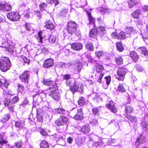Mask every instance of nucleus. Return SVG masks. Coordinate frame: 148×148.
Masks as SVG:
<instances>
[{"label":"nucleus","mask_w":148,"mask_h":148,"mask_svg":"<svg viewBox=\"0 0 148 148\" xmlns=\"http://www.w3.org/2000/svg\"><path fill=\"white\" fill-rule=\"evenodd\" d=\"M75 81L72 80H67L66 83V85L69 87L70 88L73 86L75 83Z\"/></svg>","instance_id":"obj_43"},{"label":"nucleus","mask_w":148,"mask_h":148,"mask_svg":"<svg viewBox=\"0 0 148 148\" xmlns=\"http://www.w3.org/2000/svg\"><path fill=\"white\" fill-rule=\"evenodd\" d=\"M117 91L123 93L125 92L126 90L123 84H119Z\"/></svg>","instance_id":"obj_28"},{"label":"nucleus","mask_w":148,"mask_h":148,"mask_svg":"<svg viewBox=\"0 0 148 148\" xmlns=\"http://www.w3.org/2000/svg\"><path fill=\"white\" fill-rule=\"evenodd\" d=\"M29 73L28 71H25L19 75V77L22 82L25 83L28 82L30 77Z\"/></svg>","instance_id":"obj_11"},{"label":"nucleus","mask_w":148,"mask_h":148,"mask_svg":"<svg viewBox=\"0 0 148 148\" xmlns=\"http://www.w3.org/2000/svg\"><path fill=\"white\" fill-rule=\"evenodd\" d=\"M92 111L94 114H98L99 113V109L98 108H95L92 109Z\"/></svg>","instance_id":"obj_60"},{"label":"nucleus","mask_w":148,"mask_h":148,"mask_svg":"<svg viewBox=\"0 0 148 148\" xmlns=\"http://www.w3.org/2000/svg\"><path fill=\"white\" fill-rule=\"evenodd\" d=\"M38 36L37 39L39 42L42 43V39L43 38V37L42 36V31H39L38 33Z\"/></svg>","instance_id":"obj_38"},{"label":"nucleus","mask_w":148,"mask_h":148,"mask_svg":"<svg viewBox=\"0 0 148 148\" xmlns=\"http://www.w3.org/2000/svg\"><path fill=\"white\" fill-rule=\"evenodd\" d=\"M5 134H0V148H3L4 145L8 143V141L4 139Z\"/></svg>","instance_id":"obj_16"},{"label":"nucleus","mask_w":148,"mask_h":148,"mask_svg":"<svg viewBox=\"0 0 148 148\" xmlns=\"http://www.w3.org/2000/svg\"><path fill=\"white\" fill-rule=\"evenodd\" d=\"M46 1L48 4H51L54 3L55 6L59 4L58 0H46Z\"/></svg>","instance_id":"obj_41"},{"label":"nucleus","mask_w":148,"mask_h":148,"mask_svg":"<svg viewBox=\"0 0 148 148\" xmlns=\"http://www.w3.org/2000/svg\"><path fill=\"white\" fill-rule=\"evenodd\" d=\"M96 29L98 34L101 36L104 34L105 33V29L104 27L100 26L98 27L97 29Z\"/></svg>","instance_id":"obj_21"},{"label":"nucleus","mask_w":148,"mask_h":148,"mask_svg":"<svg viewBox=\"0 0 148 148\" xmlns=\"http://www.w3.org/2000/svg\"><path fill=\"white\" fill-rule=\"evenodd\" d=\"M142 127L143 129L145 131L148 128V124L144 121L142 122Z\"/></svg>","instance_id":"obj_54"},{"label":"nucleus","mask_w":148,"mask_h":148,"mask_svg":"<svg viewBox=\"0 0 148 148\" xmlns=\"http://www.w3.org/2000/svg\"><path fill=\"white\" fill-rule=\"evenodd\" d=\"M104 79L105 80L106 84L108 86L110 84L111 82V77L110 75H108L106 76L104 78Z\"/></svg>","instance_id":"obj_51"},{"label":"nucleus","mask_w":148,"mask_h":148,"mask_svg":"<svg viewBox=\"0 0 148 148\" xmlns=\"http://www.w3.org/2000/svg\"><path fill=\"white\" fill-rule=\"evenodd\" d=\"M116 47L117 49L120 52L122 51L124 48L121 43L119 42H117L116 43Z\"/></svg>","instance_id":"obj_35"},{"label":"nucleus","mask_w":148,"mask_h":148,"mask_svg":"<svg viewBox=\"0 0 148 148\" xmlns=\"http://www.w3.org/2000/svg\"><path fill=\"white\" fill-rule=\"evenodd\" d=\"M72 67H73L75 70L77 72H79L81 71L82 66V65L79 64H75L74 65H72Z\"/></svg>","instance_id":"obj_34"},{"label":"nucleus","mask_w":148,"mask_h":148,"mask_svg":"<svg viewBox=\"0 0 148 148\" xmlns=\"http://www.w3.org/2000/svg\"><path fill=\"white\" fill-rule=\"evenodd\" d=\"M104 75V74L103 73H101L99 76V78L97 80V82L99 83L102 84L103 83V82L102 81V78L103 77Z\"/></svg>","instance_id":"obj_58"},{"label":"nucleus","mask_w":148,"mask_h":148,"mask_svg":"<svg viewBox=\"0 0 148 148\" xmlns=\"http://www.w3.org/2000/svg\"><path fill=\"white\" fill-rule=\"evenodd\" d=\"M24 122L22 121H16L15 123V126L16 127L22 129L23 128Z\"/></svg>","instance_id":"obj_24"},{"label":"nucleus","mask_w":148,"mask_h":148,"mask_svg":"<svg viewBox=\"0 0 148 148\" xmlns=\"http://www.w3.org/2000/svg\"><path fill=\"white\" fill-rule=\"evenodd\" d=\"M63 79L67 80H69V79L71 78V76L69 74H65L63 75Z\"/></svg>","instance_id":"obj_62"},{"label":"nucleus","mask_w":148,"mask_h":148,"mask_svg":"<svg viewBox=\"0 0 148 148\" xmlns=\"http://www.w3.org/2000/svg\"><path fill=\"white\" fill-rule=\"evenodd\" d=\"M56 36H51L49 40V42L52 44L54 43L56 41Z\"/></svg>","instance_id":"obj_52"},{"label":"nucleus","mask_w":148,"mask_h":148,"mask_svg":"<svg viewBox=\"0 0 148 148\" xmlns=\"http://www.w3.org/2000/svg\"><path fill=\"white\" fill-rule=\"evenodd\" d=\"M11 66L10 60L6 57L0 59V70L2 72H5L8 70Z\"/></svg>","instance_id":"obj_2"},{"label":"nucleus","mask_w":148,"mask_h":148,"mask_svg":"<svg viewBox=\"0 0 148 148\" xmlns=\"http://www.w3.org/2000/svg\"><path fill=\"white\" fill-rule=\"evenodd\" d=\"M140 10H137L132 13V15L134 18H138L140 17Z\"/></svg>","instance_id":"obj_29"},{"label":"nucleus","mask_w":148,"mask_h":148,"mask_svg":"<svg viewBox=\"0 0 148 148\" xmlns=\"http://www.w3.org/2000/svg\"><path fill=\"white\" fill-rule=\"evenodd\" d=\"M129 36V35L126 34L125 32H121L119 35V39L124 40Z\"/></svg>","instance_id":"obj_27"},{"label":"nucleus","mask_w":148,"mask_h":148,"mask_svg":"<svg viewBox=\"0 0 148 148\" xmlns=\"http://www.w3.org/2000/svg\"><path fill=\"white\" fill-rule=\"evenodd\" d=\"M39 7L41 10H45L47 7V5L46 3H43L40 5Z\"/></svg>","instance_id":"obj_53"},{"label":"nucleus","mask_w":148,"mask_h":148,"mask_svg":"<svg viewBox=\"0 0 148 148\" xmlns=\"http://www.w3.org/2000/svg\"><path fill=\"white\" fill-rule=\"evenodd\" d=\"M87 16L88 17V19L90 25H92L94 27H95V19L92 17L91 15V13L88 11H87Z\"/></svg>","instance_id":"obj_17"},{"label":"nucleus","mask_w":148,"mask_h":148,"mask_svg":"<svg viewBox=\"0 0 148 148\" xmlns=\"http://www.w3.org/2000/svg\"><path fill=\"white\" fill-rule=\"evenodd\" d=\"M54 64V60L52 58L46 59L44 62L43 66L45 68H49L53 66Z\"/></svg>","instance_id":"obj_13"},{"label":"nucleus","mask_w":148,"mask_h":148,"mask_svg":"<svg viewBox=\"0 0 148 148\" xmlns=\"http://www.w3.org/2000/svg\"><path fill=\"white\" fill-rule=\"evenodd\" d=\"M77 24L73 21L69 22L67 25V30L69 33L72 34L74 33L77 29Z\"/></svg>","instance_id":"obj_8"},{"label":"nucleus","mask_w":148,"mask_h":148,"mask_svg":"<svg viewBox=\"0 0 148 148\" xmlns=\"http://www.w3.org/2000/svg\"><path fill=\"white\" fill-rule=\"evenodd\" d=\"M86 48L87 49L91 51H93L94 48L93 44L91 42H89L86 43Z\"/></svg>","instance_id":"obj_31"},{"label":"nucleus","mask_w":148,"mask_h":148,"mask_svg":"<svg viewBox=\"0 0 148 148\" xmlns=\"http://www.w3.org/2000/svg\"><path fill=\"white\" fill-rule=\"evenodd\" d=\"M18 93L20 92L22 93L24 90L23 86L18 84Z\"/></svg>","instance_id":"obj_57"},{"label":"nucleus","mask_w":148,"mask_h":148,"mask_svg":"<svg viewBox=\"0 0 148 148\" xmlns=\"http://www.w3.org/2000/svg\"><path fill=\"white\" fill-rule=\"evenodd\" d=\"M103 55V52L102 51H97L95 52L96 56L99 58Z\"/></svg>","instance_id":"obj_55"},{"label":"nucleus","mask_w":148,"mask_h":148,"mask_svg":"<svg viewBox=\"0 0 148 148\" xmlns=\"http://www.w3.org/2000/svg\"><path fill=\"white\" fill-rule=\"evenodd\" d=\"M49 95L55 100L57 101L60 98L59 93L56 91H51L49 94Z\"/></svg>","instance_id":"obj_15"},{"label":"nucleus","mask_w":148,"mask_h":148,"mask_svg":"<svg viewBox=\"0 0 148 148\" xmlns=\"http://www.w3.org/2000/svg\"><path fill=\"white\" fill-rule=\"evenodd\" d=\"M10 40H5L2 39L0 42V47L5 48L6 50L11 53H13L14 51L13 47L9 43Z\"/></svg>","instance_id":"obj_4"},{"label":"nucleus","mask_w":148,"mask_h":148,"mask_svg":"<svg viewBox=\"0 0 148 148\" xmlns=\"http://www.w3.org/2000/svg\"><path fill=\"white\" fill-rule=\"evenodd\" d=\"M53 81L49 79H44L43 81L44 85L46 86H49L53 84Z\"/></svg>","instance_id":"obj_44"},{"label":"nucleus","mask_w":148,"mask_h":148,"mask_svg":"<svg viewBox=\"0 0 148 148\" xmlns=\"http://www.w3.org/2000/svg\"><path fill=\"white\" fill-rule=\"evenodd\" d=\"M19 98L17 96L13 97L10 100L8 98H5L4 100V103L7 106L10 112H13L14 110L13 107L14 103H17L19 101Z\"/></svg>","instance_id":"obj_1"},{"label":"nucleus","mask_w":148,"mask_h":148,"mask_svg":"<svg viewBox=\"0 0 148 148\" xmlns=\"http://www.w3.org/2000/svg\"><path fill=\"white\" fill-rule=\"evenodd\" d=\"M82 44L80 42H76L72 43L71 44L72 49L76 51H79L83 48Z\"/></svg>","instance_id":"obj_12"},{"label":"nucleus","mask_w":148,"mask_h":148,"mask_svg":"<svg viewBox=\"0 0 148 148\" xmlns=\"http://www.w3.org/2000/svg\"><path fill=\"white\" fill-rule=\"evenodd\" d=\"M10 117L9 115L8 114H6L3 118L2 120V121L3 122L5 123V122L7 121L10 119Z\"/></svg>","instance_id":"obj_49"},{"label":"nucleus","mask_w":148,"mask_h":148,"mask_svg":"<svg viewBox=\"0 0 148 148\" xmlns=\"http://www.w3.org/2000/svg\"><path fill=\"white\" fill-rule=\"evenodd\" d=\"M45 26L46 28L49 29H53L55 27L52 22L50 20L47 22L46 25Z\"/></svg>","instance_id":"obj_26"},{"label":"nucleus","mask_w":148,"mask_h":148,"mask_svg":"<svg viewBox=\"0 0 148 148\" xmlns=\"http://www.w3.org/2000/svg\"><path fill=\"white\" fill-rule=\"evenodd\" d=\"M130 56L133 60L135 62L137 61L138 58V56L137 53L134 51L131 52L130 53Z\"/></svg>","instance_id":"obj_23"},{"label":"nucleus","mask_w":148,"mask_h":148,"mask_svg":"<svg viewBox=\"0 0 148 148\" xmlns=\"http://www.w3.org/2000/svg\"><path fill=\"white\" fill-rule=\"evenodd\" d=\"M146 140L145 137L140 135V137L138 138L136 140V144H138V142H139L140 144H143L146 141Z\"/></svg>","instance_id":"obj_25"},{"label":"nucleus","mask_w":148,"mask_h":148,"mask_svg":"<svg viewBox=\"0 0 148 148\" xmlns=\"http://www.w3.org/2000/svg\"><path fill=\"white\" fill-rule=\"evenodd\" d=\"M68 118L64 116H60L59 118L56 120L55 122L56 125L58 126L63 125L64 124L68 122Z\"/></svg>","instance_id":"obj_9"},{"label":"nucleus","mask_w":148,"mask_h":148,"mask_svg":"<svg viewBox=\"0 0 148 148\" xmlns=\"http://www.w3.org/2000/svg\"><path fill=\"white\" fill-rule=\"evenodd\" d=\"M15 146L18 148L21 147L22 145V142L21 141H19L16 142L15 143Z\"/></svg>","instance_id":"obj_63"},{"label":"nucleus","mask_w":148,"mask_h":148,"mask_svg":"<svg viewBox=\"0 0 148 148\" xmlns=\"http://www.w3.org/2000/svg\"><path fill=\"white\" fill-rule=\"evenodd\" d=\"M12 9V7L10 4L5 1H0V10L8 11Z\"/></svg>","instance_id":"obj_10"},{"label":"nucleus","mask_w":148,"mask_h":148,"mask_svg":"<svg viewBox=\"0 0 148 148\" xmlns=\"http://www.w3.org/2000/svg\"><path fill=\"white\" fill-rule=\"evenodd\" d=\"M40 132L43 136H45L47 135V132L43 129H41L40 130Z\"/></svg>","instance_id":"obj_64"},{"label":"nucleus","mask_w":148,"mask_h":148,"mask_svg":"<svg viewBox=\"0 0 148 148\" xmlns=\"http://www.w3.org/2000/svg\"><path fill=\"white\" fill-rule=\"evenodd\" d=\"M25 27L28 31H33V28L29 24H26Z\"/></svg>","instance_id":"obj_61"},{"label":"nucleus","mask_w":148,"mask_h":148,"mask_svg":"<svg viewBox=\"0 0 148 148\" xmlns=\"http://www.w3.org/2000/svg\"><path fill=\"white\" fill-rule=\"evenodd\" d=\"M73 111L77 112L76 114L73 117L74 119L76 120H82L83 118V110L82 108L77 109V108H73L72 111L70 112V114H71L72 113Z\"/></svg>","instance_id":"obj_6"},{"label":"nucleus","mask_w":148,"mask_h":148,"mask_svg":"<svg viewBox=\"0 0 148 148\" xmlns=\"http://www.w3.org/2000/svg\"><path fill=\"white\" fill-rule=\"evenodd\" d=\"M84 90V87L83 85L76 83V82L73 86L69 88V90L73 93L77 92L82 93Z\"/></svg>","instance_id":"obj_5"},{"label":"nucleus","mask_w":148,"mask_h":148,"mask_svg":"<svg viewBox=\"0 0 148 148\" xmlns=\"http://www.w3.org/2000/svg\"><path fill=\"white\" fill-rule=\"evenodd\" d=\"M116 63L119 65H121L123 63V60L121 57H118L115 58Z\"/></svg>","instance_id":"obj_45"},{"label":"nucleus","mask_w":148,"mask_h":148,"mask_svg":"<svg viewBox=\"0 0 148 148\" xmlns=\"http://www.w3.org/2000/svg\"><path fill=\"white\" fill-rule=\"evenodd\" d=\"M55 111L58 114H62L64 115H67L69 114L68 111L65 110L61 108L55 109Z\"/></svg>","instance_id":"obj_20"},{"label":"nucleus","mask_w":148,"mask_h":148,"mask_svg":"<svg viewBox=\"0 0 148 148\" xmlns=\"http://www.w3.org/2000/svg\"><path fill=\"white\" fill-rule=\"evenodd\" d=\"M138 50L141 54H143L145 56L148 57V51L146 47H140L138 49Z\"/></svg>","instance_id":"obj_22"},{"label":"nucleus","mask_w":148,"mask_h":148,"mask_svg":"<svg viewBox=\"0 0 148 148\" xmlns=\"http://www.w3.org/2000/svg\"><path fill=\"white\" fill-rule=\"evenodd\" d=\"M36 116L37 117V121L38 122H40L42 121V116L40 115V113L38 112V110L37 109Z\"/></svg>","instance_id":"obj_50"},{"label":"nucleus","mask_w":148,"mask_h":148,"mask_svg":"<svg viewBox=\"0 0 148 148\" xmlns=\"http://www.w3.org/2000/svg\"><path fill=\"white\" fill-rule=\"evenodd\" d=\"M104 70L103 66L101 65L98 64L96 67V71L97 73H100Z\"/></svg>","instance_id":"obj_39"},{"label":"nucleus","mask_w":148,"mask_h":148,"mask_svg":"<svg viewBox=\"0 0 148 148\" xmlns=\"http://www.w3.org/2000/svg\"><path fill=\"white\" fill-rule=\"evenodd\" d=\"M7 16L8 19L14 21H17L20 18V15L18 13L16 12H10L8 13Z\"/></svg>","instance_id":"obj_7"},{"label":"nucleus","mask_w":148,"mask_h":148,"mask_svg":"<svg viewBox=\"0 0 148 148\" xmlns=\"http://www.w3.org/2000/svg\"><path fill=\"white\" fill-rule=\"evenodd\" d=\"M54 140L59 144H61L64 142V140L62 137L59 134H55L53 135Z\"/></svg>","instance_id":"obj_18"},{"label":"nucleus","mask_w":148,"mask_h":148,"mask_svg":"<svg viewBox=\"0 0 148 148\" xmlns=\"http://www.w3.org/2000/svg\"><path fill=\"white\" fill-rule=\"evenodd\" d=\"M138 2V0H130L128 2L129 7L130 8L133 7Z\"/></svg>","instance_id":"obj_30"},{"label":"nucleus","mask_w":148,"mask_h":148,"mask_svg":"<svg viewBox=\"0 0 148 148\" xmlns=\"http://www.w3.org/2000/svg\"><path fill=\"white\" fill-rule=\"evenodd\" d=\"M90 127L88 125H86L83 126L81 128L80 131L82 132L84 134H87L90 131Z\"/></svg>","instance_id":"obj_19"},{"label":"nucleus","mask_w":148,"mask_h":148,"mask_svg":"<svg viewBox=\"0 0 148 148\" xmlns=\"http://www.w3.org/2000/svg\"><path fill=\"white\" fill-rule=\"evenodd\" d=\"M125 31L127 32V34L129 35V34H130L133 32H134V29L132 27H129L126 28Z\"/></svg>","instance_id":"obj_40"},{"label":"nucleus","mask_w":148,"mask_h":148,"mask_svg":"<svg viewBox=\"0 0 148 148\" xmlns=\"http://www.w3.org/2000/svg\"><path fill=\"white\" fill-rule=\"evenodd\" d=\"M78 104L81 106L84 105L85 103V100L84 98L83 97H80L78 101Z\"/></svg>","instance_id":"obj_42"},{"label":"nucleus","mask_w":148,"mask_h":148,"mask_svg":"<svg viewBox=\"0 0 148 148\" xmlns=\"http://www.w3.org/2000/svg\"><path fill=\"white\" fill-rule=\"evenodd\" d=\"M127 118L132 123H134L136 121L137 119L136 117H133L131 116H128Z\"/></svg>","instance_id":"obj_48"},{"label":"nucleus","mask_w":148,"mask_h":148,"mask_svg":"<svg viewBox=\"0 0 148 148\" xmlns=\"http://www.w3.org/2000/svg\"><path fill=\"white\" fill-rule=\"evenodd\" d=\"M127 72V70L125 67H119L117 69V75L116 76V78L119 80L123 81Z\"/></svg>","instance_id":"obj_3"},{"label":"nucleus","mask_w":148,"mask_h":148,"mask_svg":"<svg viewBox=\"0 0 148 148\" xmlns=\"http://www.w3.org/2000/svg\"><path fill=\"white\" fill-rule=\"evenodd\" d=\"M97 34V32L96 28L94 27V28L92 29L90 32V36L91 37L94 38L96 36Z\"/></svg>","instance_id":"obj_33"},{"label":"nucleus","mask_w":148,"mask_h":148,"mask_svg":"<svg viewBox=\"0 0 148 148\" xmlns=\"http://www.w3.org/2000/svg\"><path fill=\"white\" fill-rule=\"evenodd\" d=\"M41 148H49L48 144L45 140L42 141L40 144Z\"/></svg>","instance_id":"obj_37"},{"label":"nucleus","mask_w":148,"mask_h":148,"mask_svg":"<svg viewBox=\"0 0 148 148\" xmlns=\"http://www.w3.org/2000/svg\"><path fill=\"white\" fill-rule=\"evenodd\" d=\"M106 107L113 113H115L117 111V109L114 106V103L112 101H109L108 103L106 104Z\"/></svg>","instance_id":"obj_14"},{"label":"nucleus","mask_w":148,"mask_h":148,"mask_svg":"<svg viewBox=\"0 0 148 148\" xmlns=\"http://www.w3.org/2000/svg\"><path fill=\"white\" fill-rule=\"evenodd\" d=\"M99 10L100 12L103 13H108L109 11L108 9H106L104 8H99Z\"/></svg>","instance_id":"obj_59"},{"label":"nucleus","mask_w":148,"mask_h":148,"mask_svg":"<svg viewBox=\"0 0 148 148\" xmlns=\"http://www.w3.org/2000/svg\"><path fill=\"white\" fill-rule=\"evenodd\" d=\"M20 60H23L24 63L29 64L30 63V60L25 56H21L20 57Z\"/></svg>","instance_id":"obj_46"},{"label":"nucleus","mask_w":148,"mask_h":148,"mask_svg":"<svg viewBox=\"0 0 148 148\" xmlns=\"http://www.w3.org/2000/svg\"><path fill=\"white\" fill-rule=\"evenodd\" d=\"M8 85V83L7 81L5 80H3V81H2L0 80V87L2 86V89H3V88H7Z\"/></svg>","instance_id":"obj_36"},{"label":"nucleus","mask_w":148,"mask_h":148,"mask_svg":"<svg viewBox=\"0 0 148 148\" xmlns=\"http://www.w3.org/2000/svg\"><path fill=\"white\" fill-rule=\"evenodd\" d=\"M85 140V139L84 137H79L76 142V144L78 146H80L83 144Z\"/></svg>","instance_id":"obj_32"},{"label":"nucleus","mask_w":148,"mask_h":148,"mask_svg":"<svg viewBox=\"0 0 148 148\" xmlns=\"http://www.w3.org/2000/svg\"><path fill=\"white\" fill-rule=\"evenodd\" d=\"M133 108L132 107L130 106H126L125 109V113L126 114L130 113L133 111Z\"/></svg>","instance_id":"obj_47"},{"label":"nucleus","mask_w":148,"mask_h":148,"mask_svg":"<svg viewBox=\"0 0 148 148\" xmlns=\"http://www.w3.org/2000/svg\"><path fill=\"white\" fill-rule=\"evenodd\" d=\"M34 15L37 17L39 19H40L41 17V14L40 12L37 10L34 12Z\"/></svg>","instance_id":"obj_56"}]
</instances>
